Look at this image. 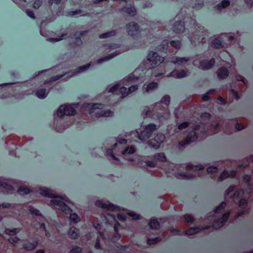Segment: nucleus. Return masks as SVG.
I'll return each mask as SVG.
<instances>
[{"mask_svg":"<svg viewBox=\"0 0 253 253\" xmlns=\"http://www.w3.org/2000/svg\"><path fill=\"white\" fill-rule=\"evenodd\" d=\"M90 66V64H87L86 65L79 67L78 68H77L76 70L74 71L72 75H70L69 77H68V78L73 77L75 75L86 71L89 68Z\"/></svg>","mask_w":253,"mask_h":253,"instance_id":"a878e982","label":"nucleus"},{"mask_svg":"<svg viewBox=\"0 0 253 253\" xmlns=\"http://www.w3.org/2000/svg\"><path fill=\"white\" fill-rule=\"evenodd\" d=\"M234 192L233 197L232 198L234 199H236L237 197L241 196L243 194V191L242 190L240 189L237 190V188L235 186H232L228 188L226 191L225 196L227 197L229 195L231 196V193Z\"/></svg>","mask_w":253,"mask_h":253,"instance_id":"f8f14e48","label":"nucleus"},{"mask_svg":"<svg viewBox=\"0 0 253 253\" xmlns=\"http://www.w3.org/2000/svg\"><path fill=\"white\" fill-rule=\"evenodd\" d=\"M40 193L42 195L53 198L50 201V205L54 209L61 210L66 214H70V219L75 223H77L80 221V218L76 213L71 214L72 210L65 204V202L69 203L67 197L56 196L53 191L45 187L40 188Z\"/></svg>","mask_w":253,"mask_h":253,"instance_id":"f257e3e1","label":"nucleus"},{"mask_svg":"<svg viewBox=\"0 0 253 253\" xmlns=\"http://www.w3.org/2000/svg\"><path fill=\"white\" fill-rule=\"evenodd\" d=\"M170 100V96L168 95H166L162 98L160 102H158L156 104V107L160 108L161 107H162V108L161 109V110L167 111L168 110Z\"/></svg>","mask_w":253,"mask_h":253,"instance_id":"9d476101","label":"nucleus"},{"mask_svg":"<svg viewBox=\"0 0 253 253\" xmlns=\"http://www.w3.org/2000/svg\"><path fill=\"white\" fill-rule=\"evenodd\" d=\"M237 80L238 81H241L242 82H243L245 85H247L248 82L244 77L239 75L237 76Z\"/></svg>","mask_w":253,"mask_h":253,"instance_id":"5fc2aeb1","label":"nucleus"},{"mask_svg":"<svg viewBox=\"0 0 253 253\" xmlns=\"http://www.w3.org/2000/svg\"><path fill=\"white\" fill-rule=\"evenodd\" d=\"M117 55V54H114V53L110 54L108 55V56L104 57V58L99 59L97 60V63H101L104 61H106L113 58Z\"/></svg>","mask_w":253,"mask_h":253,"instance_id":"a19ab883","label":"nucleus"},{"mask_svg":"<svg viewBox=\"0 0 253 253\" xmlns=\"http://www.w3.org/2000/svg\"><path fill=\"white\" fill-rule=\"evenodd\" d=\"M119 87V84H115V85L109 87L108 89V91L109 92L112 93L114 94H119V93H118Z\"/></svg>","mask_w":253,"mask_h":253,"instance_id":"58836bf2","label":"nucleus"},{"mask_svg":"<svg viewBox=\"0 0 253 253\" xmlns=\"http://www.w3.org/2000/svg\"><path fill=\"white\" fill-rule=\"evenodd\" d=\"M120 12H124L126 13L127 16H131V17H134L137 14V11L136 8L133 6H129V7H126L125 6L120 9Z\"/></svg>","mask_w":253,"mask_h":253,"instance_id":"6ab92c4d","label":"nucleus"},{"mask_svg":"<svg viewBox=\"0 0 253 253\" xmlns=\"http://www.w3.org/2000/svg\"><path fill=\"white\" fill-rule=\"evenodd\" d=\"M217 170L218 169L217 168V167L212 166L209 167L207 169V171L208 173H216L217 172Z\"/></svg>","mask_w":253,"mask_h":253,"instance_id":"8fccbe9b","label":"nucleus"},{"mask_svg":"<svg viewBox=\"0 0 253 253\" xmlns=\"http://www.w3.org/2000/svg\"><path fill=\"white\" fill-rule=\"evenodd\" d=\"M17 192L20 195H24L30 193L31 192V190L28 187L20 186Z\"/></svg>","mask_w":253,"mask_h":253,"instance_id":"f704fd0d","label":"nucleus"},{"mask_svg":"<svg viewBox=\"0 0 253 253\" xmlns=\"http://www.w3.org/2000/svg\"><path fill=\"white\" fill-rule=\"evenodd\" d=\"M188 125H189V123L188 122L182 123L178 126V128L179 129L185 128L188 126Z\"/></svg>","mask_w":253,"mask_h":253,"instance_id":"0e129e2a","label":"nucleus"},{"mask_svg":"<svg viewBox=\"0 0 253 253\" xmlns=\"http://www.w3.org/2000/svg\"><path fill=\"white\" fill-rule=\"evenodd\" d=\"M42 0H36L33 3V8L35 9H38L42 5Z\"/></svg>","mask_w":253,"mask_h":253,"instance_id":"864d4df0","label":"nucleus"},{"mask_svg":"<svg viewBox=\"0 0 253 253\" xmlns=\"http://www.w3.org/2000/svg\"><path fill=\"white\" fill-rule=\"evenodd\" d=\"M135 152V148L133 146L127 147L126 148L125 150L123 152L122 154L123 155L126 154V153L128 154H133Z\"/></svg>","mask_w":253,"mask_h":253,"instance_id":"a18cd8bd","label":"nucleus"},{"mask_svg":"<svg viewBox=\"0 0 253 253\" xmlns=\"http://www.w3.org/2000/svg\"><path fill=\"white\" fill-rule=\"evenodd\" d=\"M67 74H68V73H66L65 74H62L60 75H57L55 76H53V77H51L49 79V80L45 81L43 83V84L44 85H49V86H48L47 91L45 88H39L36 91V96L40 99L45 98L47 96V95L48 94V93L49 92L50 90L52 88V87L50 86V83L61 79L65 75H66Z\"/></svg>","mask_w":253,"mask_h":253,"instance_id":"20e7f679","label":"nucleus"},{"mask_svg":"<svg viewBox=\"0 0 253 253\" xmlns=\"http://www.w3.org/2000/svg\"><path fill=\"white\" fill-rule=\"evenodd\" d=\"M0 189H1L3 192L9 193L11 191L14 190L13 186L4 182H0Z\"/></svg>","mask_w":253,"mask_h":253,"instance_id":"bb28decb","label":"nucleus"},{"mask_svg":"<svg viewBox=\"0 0 253 253\" xmlns=\"http://www.w3.org/2000/svg\"><path fill=\"white\" fill-rule=\"evenodd\" d=\"M88 30L76 32L75 34V36H76L75 42L73 43H71V45L72 47L81 45L83 43V42L81 39V37H83V36L85 35L88 33Z\"/></svg>","mask_w":253,"mask_h":253,"instance_id":"ddd939ff","label":"nucleus"},{"mask_svg":"<svg viewBox=\"0 0 253 253\" xmlns=\"http://www.w3.org/2000/svg\"><path fill=\"white\" fill-rule=\"evenodd\" d=\"M19 231L18 229H14L13 230H10L6 229L5 230V233L8 235H14Z\"/></svg>","mask_w":253,"mask_h":253,"instance_id":"603ef678","label":"nucleus"},{"mask_svg":"<svg viewBox=\"0 0 253 253\" xmlns=\"http://www.w3.org/2000/svg\"><path fill=\"white\" fill-rule=\"evenodd\" d=\"M184 218L185 221L188 223H192L194 221L193 217L189 214H185Z\"/></svg>","mask_w":253,"mask_h":253,"instance_id":"3c124183","label":"nucleus"},{"mask_svg":"<svg viewBox=\"0 0 253 253\" xmlns=\"http://www.w3.org/2000/svg\"><path fill=\"white\" fill-rule=\"evenodd\" d=\"M26 13L31 18H33V19L36 18L34 12H33V10H32L31 9H27V10H26Z\"/></svg>","mask_w":253,"mask_h":253,"instance_id":"e2e57ef3","label":"nucleus"},{"mask_svg":"<svg viewBox=\"0 0 253 253\" xmlns=\"http://www.w3.org/2000/svg\"><path fill=\"white\" fill-rule=\"evenodd\" d=\"M229 216V213H224L221 218L215 221L213 225V228L217 229L220 228L224 225V223L226 221Z\"/></svg>","mask_w":253,"mask_h":253,"instance_id":"2eb2a0df","label":"nucleus"},{"mask_svg":"<svg viewBox=\"0 0 253 253\" xmlns=\"http://www.w3.org/2000/svg\"><path fill=\"white\" fill-rule=\"evenodd\" d=\"M197 136L194 131L190 133L189 135L187 136L186 139L184 142L181 141L179 142V145L184 146L185 145L189 144L191 142H193L197 140Z\"/></svg>","mask_w":253,"mask_h":253,"instance_id":"5701e85b","label":"nucleus"},{"mask_svg":"<svg viewBox=\"0 0 253 253\" xmlns=\"http://www.w3.org/2000/svg\"><path fill=\"white\" fill-rule=\"evenodd\" d=\"M207 31L203 26L199 25H196L193 27L191 34L190 36V40L192 42L202 44L206 42V38L207 36Z\"/></svg>","mask_w":253,"mask_h":253,"instance_id":"7ed1b4c3","label":"nucleus"},{"mask_svg":"<svg viewBox=\"0 0 253 253\" xmlns=\"http://www.w3.org/2000/svg\"><path fill=\"white\" fill-rule=\"evenodd\" d=\"M215 92L214 89H211L209 90L206 94L202 95L201 96V99L203 101H207L210 100V97L209 95Z\"/></svg>","mask_w":253,"mask_h":253,"instance_id":"72a5a7b5","label":"nucleus"},{"mask_svg":"<svg viewBox=\"0 0 253 253\" xmlns=\"http://www.w3.org/2000/svg\"><path fill=\"white\" fill-rule=\"evenodd\" d=\"M84 106L89 111H95V110H102L104 107V105L102 103H87L84 105Z\"/></svg>","mask_w":253,"mask_h":253,"instance_id":"a211bd4d","label":"nucleus"},{"mask_svg":"<svg viewBox=\"0 0 253 253\" xmlns=\"http://www.w3.org/2000/svg\"><path fill=\"white\" fill-rule=\"evenodd\" d=\"M78 230L75 227H71L68 234L70 238H77L78 236Z\"/></svg>","mask_w":253,"mask_h":253,"instance_id":"7c9ffc66","label":"nucleus"},{"mask_svg":"<svg viewBox=\"0 0 253 253\" xmlns=\"http://www.w3.org/2000/svg\"><path fill=\"white\" fill-rule=\"evenodd\" d=\"M217 101H218V103L221 105H225L227 103L226 100L221 96H219L217 98Z\"/></svg>","mask_w":253,"mask_h":253,"instance_id":"69168bd1","label":"nucleus"},{"mask_svg":"<svg viewBox=\"0 0 253 253\" xmlns=\"http://www.w3.org/2000/svg\"><path fill=\"white\" fill-rule=\"evenodd\" d=\"M76 112H71V113H70V112H57V115L59 117H62L65 115H74L75 113Z\"/></svg>","mask_w":253,"mask_h":253,"instance_id":"de8ad7c7","label":"nucleus"},{"mask_svg":"<svg viewBox=\"0 0 253 253\" xmlns=\"http://www.w3.org/2000/svg\"><path fill=\"white\" fill-rule=\"evenodd\" d=\"M200 230V229L199 228H190L186 231L185 234L188 235H193L199 232Z\"/></svg>","mask_w":253,"mask_h":253,"instance_id":"4c0bfd02","label":"nucleus"},{"mask_svg":"<svg viewBox=\"0 0 253 253\" xmlns=\"http://www.w3.org/2000/svg\"><path fill=\"white\" fill-rule=\"evenodd\" d=\"M230 5V2L227 0H223L220 3V6L222 8H226Z\"/></svg>","mask_w":253,"mask_h":253,"instance_id":"052dcab7","label":"nucleus"},{"mask_svg":"<svg viewBox=\"0 0 253 253\" xmlns=\"http://www.w3.org/2000/svg\"><path fill=\"white\" fill-rule=\"evenodd\" d=\"M103 112L104 113L103 114H102L101 113V115H99L98 116H96L97 117H100L101 116H104V117H111V116H112L113 115V112H111V111H109V112H101V113H102Z\"/></svg>","mask_w":253,"mask_h":253,"instance_id":"6e6d98bb","label":"nucleus"},{"mask_svg":"<svg viewBox=\"0 0 253 253\" xmlns=\"http://www.w3.org/2000/svg\"><path fill=\"white\" fill-rule=\"evenodd\" d=\"M226 206V203L222 202L218 207H217L214 210V213H219L222 212L224 208Z\"/></svg>","mask_w":253,"mask_h":253,"instance_id":"79ce46f5","label":"nucleus"},{"mask_svg":"<svg viewBox=\"0 0 253 253\" xmlns=\"http://www.w3.org/2000/svg\"><path fill=\"white\" fill-rule=\"evenodd\" d=\"M127 215L131 217L132 219H138L139 218V215L134 212H128L127 213Z\"/></svg>","mask_w":253,"mask_h":253,"instance_id":"09e8293b","label":"nucleus"},{"mask_svg":"<svg viewBox=\"0 0 253 253\" xmlns=\"http://www.w3.org/2000/svg\"><path fill=\"white\" fill-rule=\"evenodd\" d=\"M166 160L167 159L164 154H158L155 156L154 159L153 161L147 162L146 165L149 167H154L157 164L158 161L164 162H166Z\"/></svg>","mask_w":253,"mask_h":253,"instance_id":"9b49d317","label":"nucleus"},{"mask_svg":"<svg viewBox=\"0 0 253 253\" xmlns=\"http://www.w3.org/2000/svg\"><path fill=\"white\" fill-rule=\"evenodd\" d=\"M116 30H111L99 35V38L100 39H106L109 37L114 36L116 35Z\"/></svg>","mask_w":253,"mask_h":253,"instance_id":"c85d7f7f","label":"nucleus"},{"mask_svg":"<svg viewBox=\"0 0 253 253\" xmlns=\"http://www.w3.org/2000/svg\"><path fill=\"white\" fill-rule=\"evenodd\" d=\"M190 60L189 57H175L172 58L171 62L175 64L179 65H185L188 61Z\"/></svg>","mask_w":253,"mask_h":253,"instance_id":"393cba45","label":"nucleus"},{"mask_svg":"<svg viewBox=\"0 0 253 253\" xmlns=\"http://www.w3.org/2000/svg\"><path fill=\"white\" fill-rule=\"evenodd\" d=\"M165 139V135L163 134L160 133L155 136L153 141L148 142V144L152 148L157 149L160 147L161 144L164 142Z\"/></svg>","mask_w":253,"mask_h":253,"instance_id":"6e6552de","label":"nucleus"},{"mask_svg":"<svg viewBox=\"0 0 253 253\" xmlns=\"http://www.w3.org/2000/svg\"><path fill=\"white\" fill-rule=\"evenodd\" d=\"M139 135V139L142 140L149 137L156 129V126L154 124H150L144 128Z\"/></svg>","mask_w":253,"mask_h":253,"instance_id":"0eeeda50","label":"nucleus"},{"mask_svg":"<svg viewBox=\"0 0 253 253\" xmlns=\"http://www.w3.org/2000/svg\"><path fill=\"white\" fill-rule=\"evenodd\" d=\"M29 211L32 214L40 216V220H42V219L44 218L40 214L39 211L35 209L33 207H30Z\"/></svg>","mask_w":253,"mask_h":253,"instance_id":"c9c22d12","label":"nucleus"},{"mask_svg":"<svg viewBox=\"0 0 253 253\" xmlns=\"http://www.w3.org/2000/svg\"><path fill=\"white\" fill-rule=\"evenodd\" d=\"M138 89V85L135 84L130 86L128 90V94L132 93Z\"/></svg>","mask_w":253,"mask_h":253,"instance_id":"680f3d73","label":"nucleus"},{"mask_svg":"<svg viewBox=\"0 0 253 253\" xmlns=\"http://www.w3.org/2000/svg\"><path fill=\"white\" fill-rule=\"evenodd\" d=\"M80 106L79 103H65L61 105L56 111H76Z\"/></svg>","mask_w":253,"mask_h":253,"instance_id":"4468645a","label":"nucleus"},{"mask_svg":"<svg viewBox=\"0 0 253 253\" xmlns=\"http://www.w3.org/2000/svg\"><path fill=\"white\" fill-rule=\"evenodd\" d=\"M93 226L95 227V228L98 231L99 234V236L98 237V239H97V241L95 244V248L98 249H100V246L99 244V239H102L103 240H106V239L105 237L104 234L103 232L99 231L101 227V224L99 223H96L94 222Z\"/></svg>","mask_w":253,"mask_h":253,"instance_id":"f3484780","label":"nucleus"},{"mask_svg":"<svg viewBox=\"0 0 253 253\" xmlns=\"http://www.w3.org/2000/svg\"><path fill=\"white\" fill-rule=\"evenodd\" d=\"M126 28L128 35L133 38L137 37L141 32L139 25L134 21L127 23L126 26Z\"/></svg>","mask_w":253,"mask_h":253,"instance_id":"39448f33","label":"nucleus"},{"mask_svg":"<svg viewBox=\"0 0 253 253\" xmlns=\"http://www.w3.org/2000/svg\"><path fill=\"white\" fill-rule=\"evenodd\" d=\"M230 95L236 100H238L240 98L238 92L233 89H231Z\"/></svg>","mask_w":253,"mask_h":253,"instance_id":"49530a36","label":"nucleus"},{"mask_svg":"<svg viewBox=\"0 0 253 253\" xmlns=\"http://www.w3.org/2000/svg\"><path fill=\"white\" fill-rule=\"evenodd\" d=\"M169 44V41L167 40H164L162 43L159 46V49L162 51H164L165 49H167L168 47Z\"/></svg>","mask_w":253,"mask_h":253,"instance_id":"ea45409f","label":"nucleus"},{"mask_svg":"<svg viewBox=\"0 0 253 253\" xmlns=\"http://www.w3.org/2000/svg\"><path fill=\"white\" fill-rule=\"evenodd\" d=\"M159 238H155L154 239H148L147 240V244L149 245H152L154 244L155 243H157L159 241Z\"/></svg>","mask_w":253,"mask_h":253,"instance_id":"13d9d810","label":"nucleus"},{"mask_svg":"<svg viewBox=\"0 0 253 253\" xmlns=\"http://www.w3.org/2000/svg\"><path fill=\"white\" fill-rule=\"evenodd\" d=\"M128 90L126 87L124 86H120V85L119 84L118 93L119 94H122V98L126 97L128 94Z\"/></svg>","mask_w":253,"mask_h":253,"instance_id":"2f4dec72","label":"nucleus"},{"mask_svg":"<svg viewBox=\"0 0 253 253\" xmlns=\"http://www.w3.org/2000/svg\"><path fill=\"white\" fill-rule=\"evenodd\" d=\"M247 201L245 200L242 199L239 201V206L241 208L247 206Z\"/></svg>","mask_w":253,"mask_h":253,"instance_id":"774afa93","label":"nucleus"},{"mask_svg":"<svg viewBox=\"0 0 253 253\" xmlns=\"http://www.w3.org/2000/svg\"><path fill=\"white\" fill-rule=\"evenodd\" d=\"M172 29L174 32L177 34L184 32L185 30L184 22L181 21H175L173 25Z\"/></svg>","mask_w":253,"mask_h":253,"instance_id":"dca6fc26","label":"nucleus"},{"mask_svg":"<svg viewBox=\"0 0 253 253\" xmlns=\"http://www.w3.org/2000/svg\"><path fill=\"white\" fill-rule=\"evenodd\" d=\"M227 45L228 43L225 42L224 37H222V35L214 39L211 42V46L217 49L223 48Z\"/></svg>","mask_w":253,"mask_h":253,"instance_id":"1a4fd4ad","label":"nucleus"},{"mask_svg":"<svg viewBox=\"0 0 253 253\" xmlns=\"http://www.w3.org/2000/svg\"><path fill=\"white\" fill-rule=\"evenodd\" d=\"M38 245L37 242H35L33 243H28L25 245L24 248L27 250H32L35 249Z\"/></svg>","mask_w":253,"mask_h":253,"instance_id":"c03bdc74","label":"nucleus"},{"mask_svg":"<svg viewBox=\"0 0 253 253\" xmlns=\"http://www.w3.org/2000/svg\"><path fill=\"white\" fill-rule=\"evenodd\" d=\"M147 59L152 68L157 67L164 60V58L161 56L158 53L151 51L147 55Z\"/></svg>","mask_w":253,"mask_h":253,"instance_id":"423d86ee","label":"nucleus"},{"mask_svg":"<svg viewBox=\"0 0 253 253\" xmlns=\"http://www.w3.org/2000/svg\"><path fill=\"white\" fill-rule=\"evenodd\" d=\"M117 217L121 221H125L126 218V215L123 213H117Z\"/></svg>","mask_w":253,"mask_h":253,"instance_id":"bf43d9fd","label":"nucleus"},{"mask_svg":"<svg viewBox=\"0 0 253 253\" xmlns=\"http://www.w3.org/2000/svg\"><path fill=\"white\" fill-rule=\"evenodd\" d=\"M187 76V72L185 70H174L172 71L169 75L168 76V77H172L175 78H182Z\"/></svg>","mask_w":253,"mask_h":253,"instance_id":"412c9836","label":"nucleus"},{"mask_svg":"<svg viewBox=\"0 0 253 253\" xmlns=\"http://www.w3.org/2000/svg\"><path fill=\"white\" fill-rule=\"evenodd\" d=\"M160 226L159 222L155 219H151L149 222V226L151 229H157Z\"/></svg>","mask_w":253,"mask_h":253,"instance_id":"473e14b6","label":"nucleus"},{"mask_svg":"<svg viewBox=\"0 0 253 253\" xmlns=\"http://www.w3.org/2000/svg\"><path fill=\"white\" fill-rule=\"evenodd\" d=\"M204 169V167L202 165L199 166H193V165H188L186 167V171L187 172H192L194 173V175L196 174H200L199 170Z\"/></svg>","mask_w":253,"mask_h":253,"instance_id":"4be33fe9","label":"nucleus"},{"mask_svg":"<svg viewBox=\"0 0 253 253\" xmlns=\"http://www.w3.org/2000/svg\"><path fill=\"white\" fill-rule=\"evenodd\" d=\"M216 73L220 80L225 79L229 75V71L226 68L221 67L217 70Z\"/></svg>","mask_w":253,"mask_h":253,"instance_id":"b1692460","label":"nucleus"},{"mask_svg":"<svg viewBox=\"0 0 253 253\" xmlns=\"http://www.w3.org/2000/svg\"><path fill=\"white\" fill-rule=\"evenodd\" d=\"M81 249L78 247H75L72 249L70 253H81Z\"/></svg>","mask_w":253,"mask_h":253,"instance_id":"338daca9","label":"nucleus"},{"mask_svg":"<svg viewBox=\"0 0 253 253\" xmlns=\"http://www.w3.org/2000/svg\"><path fill=\"white\" fill-rule=\"evenodd\" d=\"M158 87V84L156 82H151L148 84L146 87V91L147 92H151L156 89Z\"/></svg>","mask_w":253,"mask_h":253,"instance_id":"c756f323","label":"nucleus"},{"mask_svg":"<svg viewBox=\"0 0 253 253\" xmlns=\"http://www.w3.org/2000/svg\"><path fill=\"white\" fill-rule=\"evenodd\" d=\"M215 64L214 58L211 59L209 61L204 60L200 63V67L203 70L211 69Z\"/></svg>","mask_w":253,"mask_h":253,"instance_id":"aec40b11","label":"nucleus"},{"mask_svg":"<svg viewBox=\"0 0 253 253\" xmlns=\"http://www.w3.org/2000/svg\"><path fill=\"white\" fill-rule=\"evenodd\" d=\"M170 45L176 49H179L180 48L181 43L178 40L177 41H171L169 42Z\"/></svg>","mask_w":253,"mask_h":253,"instance_id":"e433bc0d","label":"nucleus"},{"mask_svg":"<svg viewBox=\"0 0 253 253\" xmlns=\"http://www.w3.org/2000/svg\"><path fill=\"white\" fill-rule=\"evenodd\" d=\"M222 37H224L225 42L228 43V44H230L234 39V36L228 35L227 34L222 35Z\"/></svg>","mask_w":253,"mask_h":253,"instance_id":"37998d69","label":"nucleus"},{"mask_svg":"<svg viewBox=\"0 0 253 253\" xmlns=\"http://www.w3.org/2000/svg\"><path fill=\"white\" fill-rule=\"evenodd\" d=\"M8 241L10 243L13 244L14 246H16L17 242L19 241V239L16 237H14L9 238Z\"/></svg>","mask_w":253,"mask_h":253,"instance_id":"4d7b16f0","label":"nucleus"},{"mask_svg":"<svg viewBox=\"0 0 253 253\" xmlns=\"http://www.w3.org/2000/svg\"><path fill=\"white\" fill-rule=\"evenodd\" d=\"M95 205L97 207L106 210L108 212H114L119 210L118 207L115 206V205L110 204L109 202H104L101 200L97 201L95 202ZM105 218L106 223H108L109 224H112L113 223H114V228L115 233L113 237L109 238V240L112 242H115L120 238V235L118 233V230L119 227L120 226V224L118 222H117L115 214H112L110 212H107L106 215L105 216Z\"/></svg>","mask_w":253,"mask_h":253,"instance_id":"f03ea898","label":"nucleus"},{"mask_svg":"<svg viewBox=\"0 0 253 253\" xmlns=\"http://www.w3.org/2000/svg\"><path fill=\"white\" fill-rule=\"evenodd\" d=\"M236 174V172L234 170L230 171V173L226 171H224L220 175L219 177V181H222L227 177H234Z\"/></svg>","mask_w":253,"mask_h":253,"instance_id":"cd10ccee","label":"nucleus"}]
</instances>
